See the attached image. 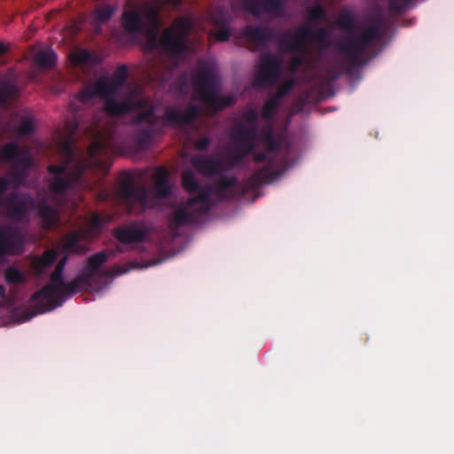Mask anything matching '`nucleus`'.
<instances>
[{
    "mask_svg": "<svg viewBox=\"0 0 454 454\" xmlns=\"http://www.w3.org/2000/svg\"><path fill=\"white\" fill-rule=\"evenodd\" d=\"M127 77V67L121 66L112 77H100L88 84L78 94V99L81 101H86L94 96L104 98L103 109L108 116L94 121L88 128L86 132L93 138V142L88 148V158L82 160L74 158L72 149V137L76 125L73 122L67 123L65 133L60 137V153L65 163L62 166L48 167L50 173L56 174L49 186V191L53 195L62 197L66 189L79 179L84 168L93 167L97 171L107 173L112 164V156L115 153L113 139L114 124L109 120V116H121L136 110L138 111L136 122H155L153 107L141 97L140 85L129 90L121 101H116V98L122 95Z\"/></svg>",
    "mask_w": 454,
    "mask_h": 454,
    "instance_id": "obj_1",
    "label": "nucleus"
},
{
    "mask_svg": "<svg viewBox=\"0 0 454 454\" xmlns=\"http://www.w3.org/2000/svg\"><path fill=\"white\" fill-rule=\"evenodd\" d=\"M159 12L160 8L154 4L127 5L121 15V26L129 34H142L150 48L160 46L171 57L190 51L187 39L192 27L191 21L183 17L176 19L159 38Z\"/></svg>",
    "mask_w": 454,
    "mask_h": 454,
    "instance_id": "obj_2",
    "label": "nucleus"
},
{
    "mask_svg": "<svg viewBox=\"0 0 454 454\" xmlns=\"http://www.w3.org/2000/svg\"><path fill=\"white\" fill-rule=\"evenodd\" d=\"M257 114L251 110L242 116V122L231 134V145L223 160L207 156L192 158V166L203 175H214L232 168L252 150L262 147L272 152L279 147V143L273 138L271 129L268 128L262 134H257L255 122Z\"/></svg>",
    "mask_w": 454,
    "mask_h": 454,
    "instance_id": "obj_3",
    "label": "nucleus"
},
{
    "mask_svg": "<svg viewBox=\"0 0 454 454\" xmlns=\"http://www.w3.org/2000/svg\"><path fill=\"white\" fill-rule=\"evenodd\" d=\"M194 98L203 104L199 109L190 106L187 110L181 111L173 107L166 109L163 121L168 124H184L191 122L199 115H212L223 107L232 105V96L221 97L216 79L211 72L202 70L198 73L193 82Z\"/></svg>",
    "mask_w": 454,
    "mask_h": 454,
    "instance_id": "obj_4",
    "label": "nucleus"
},
{
    "mask_svg": "<svg viewBox=\"0 0 454 454\" xmlns=\"http://www.w3.org/2000/svg\"><path fill=\"white\" fill-rule=\"evenodd\" d=\"M308 27H301L283 34L279 40L280 48L284 51L300 52L301 55L294 56L288 62L287 70L295 74L305 62V55L309 50Z\"/></svg>",
    "mask_w": 454,
    "mask_h": 454,
    "instance_id": "obj_5",
    "label": "nucleus"
},
{
    "mask_svg": "<svg viewBox=\"0 0 454 454\" xmlns=\"http://www.w3.org/2000/svg\"><path fill=\"white\" fill-rule=\"evenodd\" d=\"M207 209L208 195L201 193L174 211L170 227L177 228L181 225L192 223Z\"/></svg>",
    "mask_w": 454,
    "mask_h": 454,
    "instance_id": "obj_6",
    "label": "nucleus"
},
{
    "mask_svg": "<svg viewBox=\"0 0 454 454\" xmlns=\"http://www.w3.org/2000/svg\"><path fill=\"white\" fill-rule=\"evenodd\" d=\"M66 262L67 256L58 262L55 270L51 275V284L44 286L42 290L34 294L33 300L41 311L50 310L57 306L59 294L57 281L59 279L60 275H62Z\"/></svg>",
    "mask_w": 454,
    "mask_h": 454,
    "instance_id": "obj_7",
    "label": "nucleus"
},
{
    "mask_svg": "<svg viewBox=\"0 0 454 454\" xmlns=\"http://www.w3.org/2000/svg\"><path fill=\"white\" fill-rule=\"evenodd\" d=\"M88 230H79L67 234L62 239V248L67 252L76 254H84L87 247L82 243V239H89L94 235V232L98 229L100 224V218L98 215H92L88 220Z\"/></svg>",
    "mask_w": 454,
    "mask_h": 454,
    "instance_id": "obj_8",
    "label": "nucleus"
},
{
    "mask_svg": "<svg viewBox=\"0 0 454 454\" xmlns=\"http://www.w3.org/2000/svg\"><path fill=\"white\" fill-rule=\"evenodd\" d=\"M282 72V59L273 54L261 58L255 74L258 84L273 85L279 80Z\"/></svg>",
    "mask_w": 454,
    "mask_h": 454,
    "instance_id": "obj_9",
    "label": "nucleus"
},
{
    "mask_svg": "<svg viewBox=\"0 0 454 454\" xmlns=\"http://www.w3.org/2000/svg\"><path fill=\"white\" fill-rule=\"evenodd\" d=\"M379 36L377 27L366 28L356 39L341 40L338 43L339 51L351 59H356L362 51Z\"/></svg>",
    "mask_w": 454,
    "mask_h": 454,
    "instance_id": "obj_10",
    "label": "nucleus"
},
{
    "mask_svg": "<svg viewBox=\"0 0 454 454\" xmlns=\"http://www.w3.org/2000/svg\"><path fill=\"white\" fill-rule=\"evenodd\" d=\"M116 198L123 200H135L145 205L146 189L144 186H135L133 177L128 173H123L117 183L115 190Z\"/></svg>",
    "mask_w": 454,
    "mask_h": 454,
    "instance_id": "obj_11",
    "label": "nucleus"
},
{
    "mask_svg": "<svg viewBox=\"0 0 454 454\" xmlns=\"http://www.w3.org/2000/svg\"><path fill=\"white\" fill-rule=\"evenodd\" d=\"M296 79L293 77L286 78L277 86L276 94L269 98L262 110V116L265 120H270L276 113L280 99L285 97L295 85Z\"/></svg>",
    "mask_w": 454,
    "mask_h": 454,
    "instance_id": "obj_12",
    "label": "nucleus"
},
{
    "mask_svg": "<svg viewBox=\"0 0 454 454\" xmlns=\"http://www.w3.org/2000/svg\"><path fill=\"white\" fill-rule=\"evenodd\" d=\"M22 252V240L20 235L9 228H0V256Z\"/></svg>",
    "mask_w": 454,
    "mask_h": 454,
    "instance_id": "obj_13",
    "label": "nucleus"
},
{
    "mask_svg": "<svg viewBox=\"0 0 454 454\" xmlns=\"http://www.w3.org/2000/svg\"><path fill=\"white\" fill-rule=\"evenodd\" d=\"M0 159L3 160H14L20 165L27 167L31 164L28 153H20L15 143H9L0 149Z\"/></svg>",
    "mask_w": 454,
    "mask_h": 454,
    "instance_id": "obj_14",
    "label": "nucleus"
},
{
    "mask_svg": "<svg viewBox=\"0 0 454 454\" xmlns=\"http://www.w3.org/2000/svg\"><path fill=\"white\" fill-rule=\"evenodd\" d=\"M244 36L251 50L254 51L270 39V33L266 28L248 27L245 30Z\"/></svg>",
    "mask_w": 454,
    "mask_h": 454,
    "instance_id": "obj_15",
    "label": "nucleus"
},
{
    "mask_svg": "<svg viewBox=\"0 0 454 454\" xmlns=\"http://www.w3.org/2000/svg\"><path fill=\"white\" fill-rule=\"evenodd\" d=\"M115 238L121 243L131 244L143 241L145 232L137 227H123L114 231Z\"/></svg>",
    "mask_w": 454,
    "mask_h": 454,
    "instance_id": "obj_16",
    "label": "nucleus"
},
{
    "mask_svg": "<svg viewBox=\"0 0 454 454\" xmlns=\"http://www.w3.org/2000/svg\"><path fill=\"white\" fill-rule=\"evenodd\" d=\"M168 172L163 166L157 168L153 175L156 194L160 198L167 197L170 192V188L168 184Z\"/></svg>",
    "mask_w": 454,
    "mask_h": 454,
    "instance_id": "obj_17",
    "label": "nucleus"
},
{
    "mask_svg": "<svg viewBox=\"0 0 454 454\" xmlns=\"http://www.w3.org/2000/svg\"><path fill=\"white\" fill-rule=\"evenodd\" d=\"M213 192L223 199H231L236 196V180L231 177L221 178L213 188Z\"/></svg>",
    "mask_w": 454,
    "mask_h": 454,
    "instance_id": "obj_18",
    "label": "nucleus"
},
{
    "mask_svg": "<svg viewBox=\"0 0 454 454\" xmlns=\"http://www.w3.org/2000/svg\"><path fill=\"white\" fill-rule=\"evenodd\" d=\"M56 252L52 249L46 250L41 256H35L31 259V268L40 273L45 267L51 264L56 259Z\"/></svg>",
    "mask_w": 454,
    "mask_h": 454,
    "instance_id": "obj_19",
    "label": "nucleus"
},
{
    "mask_svg": "<svg viewBox=\"0 0 454 454\" xmlns=\"http://www.w3.org/2000/svg\"><path fill=\"white\" fill-rule=\"evenodd\" d=\"M39 215L43 221L44 228H50L55 225L59 221L58 211L46 205L45 202H43L39 206Z\"/></svg>",
    "mask_w": 454,
    "mask_h": 454,
    "instance_id": "obj_20",
    "label": "nucleus"
},
{
    "mask_svg": "<svg viewBox=\"0 0 454 454\" xmlns=\"http://www.w3.org/2000/svg\"><path fill=\"white\" fill-rule=\"evenodd\" d=\"M56 56L51 50L40 51L34 56V62L40 68H51L54 66Z\"/></svg>",
    "mask_w": 454,
    "mask_h": 454,
    "instance_id": "obj_21",
    "label": "nucleus"
},
{
    "mask_svg": "<svg viewBox=\"0 0 454 454\" xmlns=\"http://www.w3.org/2000/svg\"><path fill=\"white\" fill-rule=\"evenodd\" d=\"M19 96L17 88L11 83L0 85V106L12 104Z\"/></svg>",
    "mask_w": 454,
    "mask_h": 454,
    "instance_id": "obj_22",
    "label": "nucleus"
},
{
    "mask_svg": "<svg viewBox=\"0 0 454 454\" xmlns=\"http://www.w3.org/2000/svg\"><path fill=\"white\" fill-rule=\"evenodd\" d=\"M85 281L83 277H78L74 278L70 283H64L62 281L61 276L59 277V279L57 281L58 289L59 291V294H74L78 291L81 285Z\"/></svg>",
    "mask_w": 454,
    "mask_h": 454,
    "instance_id": "obj_23",
    "label": "nucleus"
},
{
    "mask_svg": "<svg viewBox=\"0 0 454 454\" xmlns=\"http://www.w3.org/2000/svg\"><path fill=\"white\" fill-rule=\"evenodd\" d=\"M107 259L105 253H98L88 258V268L90 272L87 273L86 278L93 276L94 271L98 270Z\"/></svg>",
    "mask_w": 454,
    "mask_h": 454,
    "instance_id": "obj_24",
    "label": "nucleus"
},
{
    "mask_svg": "<svg viewBox=\"0 0 454 454\" xmlns=\"http://www.w3.org/2000/svg\"><path fill=\"white\" fill-rule=\"evenodd\" d=\"M336 25L340 28L351 31L355 27V17L350 12L343 11L340 13Z\"/></svg>",
    "mask_w": 454,
    "mask_h": 454,
    "instance_id": "obj_25",
    "label": "nucleus"
},
{
    "mask_svg": "<svg viewBox=\"0 0 454 454\" xmlns=\"http://www.w3.org/2000/svg\"><path fill=\"white\" fill-rule=\"evenodd\" d=\"M69 60L74 66L83 65L89 59V53L82 49H74L69 52Z\"/></svg>",
    "mask_w": 454,
    "mask_h": 454,
    "instance_id": "obj_26",
    "label": "nucleus"
},
{
    "mask_svg": "<svg viewBox=\"0 0 454 454\" xmlns=\"http://www.w3.org/2000/svg\"><path fill=\"white\" fill-rule=\"evenodd\" d=\"M310 30L309 26L306 25ZM312 37L320 46L326 47L330 45V42L328 40V31L326 28H319L311 34L309 31V39Z\"/></svg>",
    "mask_w": 454,
    "mask_h": 454,
    "instance_id": "obj_27",
    "label": "nucleus"
},
{
    "mask_svg": "<svg viewBox=\"0 0 454 454\" xmlns=\"http://www.w3.org/2000/svg\"><path fill=\"white\" fill-rule=\"evenodd\" d=\"M183 187L189 192L198 190L199 184L192 171H185L182 175Z\"/></svg>",
    "mask_w": 454,
    "mask_h": 454,
    "instance_id": "obj_28",
    "label": "nucleus"
},
{
    "mask_svg": "<svg viewBox=\"0 0 454 454\" xmlns=\"http://www.w3.org/2000/svg\"><path fill=\"white\" fill-rule=\"evenodd\" d=\"M115 12V7L110 6V5H101L98 6L95 12L94 15L97 20L100 22H105L108 20L114 12Z\"/></svg>",
    "mask_w": 454,
    "mask_h": 454,
    "instance_id": "obj_29",
    "label": "nucleus"
},
{
    "mask_svg": "<svg viewBox=\"0 0 454 454\" xmlns=\"http://www.w3.org/2000/svg\"><path fill=\"white\" fill-rule=\"evenodd\" d=\"M5 279L8 283L19 285L25 281V276L16 268L11 267L5 270Z\"/></svg>",
    "mask_w": 454,
    "mask_h": 454,
    "instance_id": "obj_30",
    "label": "nucleus"
},
{
    "mask_svg": "<svg viewBox=\"0 0 454 454\" xmlns=\"http://www.w3.org/2000/svg\"><path fill=\"white\" fill-rule=\"evenodd\" d=\"M169 67H170L162 64H160L157 67L153 65L148 70V77L153 81L163 80L165 78L163 72L169 69Z\"/></svg>",
    "mask_w": 454,
    "mask_h": 454,
    "instance_id": "obj_31",
    "label": "nucleus"
},
{
    "mask_svg": "<svg viewBox=\"0 0 454 454\" xmlns=\"http://www.w3.org/2000/svg\"><path fill=\"white\" fill-rule=\"evenodd\" d=\"M271 179L269 176L267 170L261 169L252 176L249 182L251 186H258L262 184L269 183Z\"/></svg>",
    "mask_w": 454,
    "mask_h": 454,
    "instance_id": "obj_32",
    "label": "nucleus"
},
{
    "mask_svg": "<svg viewBox=\"0 0 454 454\" xmlns=\"http://www.w3.org/2000/svg\"><path fill=\"white\" fill-rule=\"evenodd\" d=\"M209 39L215 38V41L224 42L230 37V31L226 27H223L218 31H210L208 33Z\"/></svg>",
    "mask_w": 454,
    "mask_h": 454,
    "instance_id": "obj_33",
    "label": "nucleus"
},
{
    "mask_svg": "<svg viewBox=\"0 0 454 454\" xmlns=\"http://www.w3.org/2000/svg\"><path fill=\"white\" fill-rule=\"evenodd\" d=\"M281 0H263V10L271 12L278 13L280 10Z\"/></svg>",
    "mask_w": 454,
    "mask_h": 454,
    "instance_id": "obj_34",
    "label": "nucleus"
},
{
    "mask_svg": "<svg viewBox=\"0 0 454 454\" xmlns=\"http://www.w3.org/2000/svg\"><path fill=\"white\" fill-rule=\"evenodd\" d=\"M34 124L33 121L29 119H23L20 127L17 129V133L20 136L27 135L33 130Z\"/></svg>",
    "mask_w": 454,
    "mask_h": 454,
    "instance_id": "obj_35",
    "label": "nucleus"
},
{
    "mask_svg": "<svg viewBox=\"0 0 454 454\" xmlns=\"http://www.w3.org/2000/svg\"><path fill=\"white\" fill-rule=\"evenodd\" d=\"M325 17V11L321 6L312 7L308 12L309 20H317Z\"/></svg>",
    "mask_w": 454,
    "mask_h": 454,
    "instance_id": "obj_36",
    "label": "nucleus"
},
{
    "mask_svg": "<svg viewBox=\"0 0 454 454\" xmlns=\"http://www.w3.org/2000/svg\"><path fill=\"white\" fill-rule=\"evenodd\" d=\"M208 143H209L208 138L203 137L195 142V147L197 149L202 150L207 146Z\"/></svg>",
    "mask_w": 454,
    "mask_h": 454,
    "instance_id": "obj_37",
    "label": "nucleus"
},
{
    "mask_svg": "<svg viewBox=\"0 0 454 454\" xmlns=\"http://www.w3.org/2000/svg\"><path fill=\"white\" fill-rule=\"evenodd\" d=\"M11 49L9 43L0 42V57L4 56Z\"/></svg>",
    "mask_w": 454,
    "mask_h": 454,
    "instance_id": "obj_38",
    "label": "nucleus"
},
{
    "mask_svg": "<svg viewBox=\"0 0 454 454\" xmlns=\"http://www.w3.org/2000/svg\"><path fill=\"white\" fill-rule=\"evenodd\" d=\"M126 269L123 268V267H121V266H114L112 268L111 270V274L112 275H116V274H121V273H124L126 272Z\"/></svg>",
    "mask_w": 454,
    "mask_h": 454,
    "instance_id": "obj_39",
    "label": "nucleus"
},
{
    "mask_svg": "<svg viewBox=\"0 0 454 454\" xmlns=\"http://www.w3.org/2000/svg\"><path fill=\"white\" fill-rule=\"evenodd\" d=\"M265 159V155L263 153H255L254 156V160L257 162L262 161Z\"/></svg>",
    "mask_w": 454,
    "mask_h": 454,
    "instance_id": "obj_40",
    "label": "nucleus"
},
{
    "mask_svg": "<svg viewBox=\"0 0 454 454\" xmlns=\"http://www.w3.org/2000/svg\"><path fill=\"white\" fill-rule=\"evenodd\" d=\"M215 14H216V13H214V14L212 15V17H211L212 21H213L215 24L218 25V24H221V23H223H223H225V20H219L215 17Z\"/></svg>",
    "mask_w": 454,
    "mask_h": 454,
    "instance_id": "obj_41",
    "label": "nucleus"
},
{
    "mask_svg": "<svg viewBox=\"0 0 454 454\" xmlns=\"http://www.w3.org/2000/svg\"><path fill=\"white\" fill-rule=\"evenodd\" d=\"M57 200H58V201L56 202V205H58V206H59V199H58Z\"/></svg>",
    "mask_w": 454,
    "mask_h": 454,
    "instance_id": "obj_42",
    "label": "nucleus"
}]
</instances>
